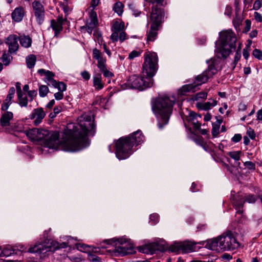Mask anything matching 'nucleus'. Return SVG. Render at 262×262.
<instances>
[{"label": "nucleus", "mask_w": 262, "mask_h": 262, "mask_svg": "<svg viewBox=\"0 0 262 262\" xmlns=\"http://www.w3.org/2000/svg\"><path fill=\"white\" fill-rule=\"evenodd\" d=\"M49 92V88L47 85H42L39 88V94L41 97H45Z\"/></svg>", "instance_id": "obj_35"}, {"label": "nucleus", "mask_w": 262, "mask_h": 262, "mask_svg": "<svg viewBox=\"0 0 262 262\" xmlns=\"http://www.w3.org/2000/svg\"><path fill=\"white\" fill-rule=\"evenodd\" d=\"M5 43L8 47V52L9 54H16V52L19 49L18 37L16 35H9L5 38Z\"/></svg>", "instance_id": "obj_13"}, {"label": "nucleus", "mask_w": 262, "mask_h": 262, "mask_svg": "<svg viewBox=\"0 0 262 262\" xmlns=\"http://www.w3.org/2000/svg\"><path fill=\"white\" fill-rule=\"evenodd\" d=\"M104 242L107 244H114L115 249L114 251V254L117 255H125L132 253L133 250V245L127 241L125 238H113L105 240Z\"/></svg>", "instance_id": "obj_8"}, {"label": "nucleus", "mask_w": 262, "mask_h": 262, "mask_svg": "<svg viewBox=\"0 0 262 262\" xmlns=\"http://www.w3.org/2000/svg\"><path fill=\"white\" fill-rule=\"evenodd\" d=\"M232 13V8L229 6H227L226 7L225 11V14L229 16H230Z\"/></svg>", "instance_id": "obj_62"}, {"label": "nucleus", "mask_w": 262, "mask_h": 262, "mask_svg": "<svg viewBox=\"0 0 262 262\" xmlns=\"http://www.w3.org/2000/svg\"><path fill=\"white\" fill-rule=\"evenodd\" d=\"M52 86L58 89V90L60 92H64L67 89V85L63 82H57L56 81V84L55 85H52Z\"/></svg>", "instance_id": "obj_36"}, {"label": "nucleus", "mask_w": 262, "mask_h": 262, "mask_svg": "<svg viewBox=\"0 0 262 262\" xmlns=\"http://www.w3.org/2000/svg\"><path fill=\"white\" fill-rule=\"evenodd\" d=\"M21 47L25 48H28L31 47L32 44V39L28 35H20L18 37V41Z\"/></svg>", "instance_id": "obj_24"}, {"label": "nucleus", "mask_w": 262, "mask_h": 262, "mask_svg": "<svg viewBox=\"0 0 262 262\" xmlns=\"http://www.w3.org/2000/svg\"><path fill=\"white\" fill-rule=\"evenodd\" d=\"M93 57L97 61L104 58L101 52L96 48L94 49L93 50Z\"/></svg>", "instance_id": "obj_37"}, {"label": "nucleus", "mask_w": 262, "mask_h": 262, "mask_svg": "<svg viewBox=\"0 0 262 262\" xmlns=\"http://www.w3.org/2000/svg\"><path fill=\"white\" fill-rule=\"evenodd\" d=\"M18 104L21 107H27L28 103V99L25 94L21 93L17 95Z\"/></svg>", "instance_id": "obj_26"}, {"label": "nucleus", "mask_w": 262, "mask_h": 262, "mask_svg": "<svg viewBox=\"0 0 262 262\" xmlns=\"http://www.w3.org/2000/svg\"><path fill=\"white\" fill-rule=\"evenodd\" d=\"M196 87L193 83L183 85L180 90V93L182 95H185L187 92L195 91Z\"/></svg>", "instance_id": "obj_25"}, {"label": "nucleus", "mask_w": 262, "mask_h": 262, "mask_svg": "<svg viewBox=\"0 0 262 262\" xmlns=\"http://www.w3.org/2000/svg\"><path fill=\"white\" fill-rule=\"evenodd\" d=\"M76 247L78 250L83 252H89L92 251L93 252L97 253L100 250L99 247L92 248L90 246L83 244H77Z\"/></svg>", "instance_id": "obj_23"}, {"label": "nucleus", "mask_w": 262, "mask_h": 262, "mask_svg": "<svg viewBox=\"0 0 262 262\" xmlns=\"http://www.w3.org/2000/svg\"><path fill=\"white\" fill-rule=\"evenodd\" d=\"M246 27L245 28L244 32L245 33L248 32L251 28V21L249 19H246L245 21Z\"/></svg>", "instance_id": "obj_55"}, {"label": "nucleus", "mask_w": 262, "mask_h": 262, "mask_svg": "<svg viewBox=\"0 0 262 262\" xmlns=\"http://www.w3.org/2000/svg\"><path fill=\"white\" fill-rule=\"evenodd\" d=\"M90 21L87 24L93 25V26H97L98 24V19L97 13L93 10H91L89 13Z\"/></svg>", "instance_id": "obj_30"}, {"label": "nucleus", "mask_w": 262, "mask_h": 262, "mask_svg": "<svg viewBox=\"0 0 262 262\" xmlns=\"http://www.w3.org/2000/svg\"><path fill=\"white\" fill-rule=\"evenodd\" d=\"M210 101L205 103H197L196 106L199 110L208 111L212 107L217 104V101L214 99H210Z\"/></svg>", "instance_id": "obj_20"}, {"label": "nucleus", "mask_w": 262, "mask_h": 262, "mask_svg": "<svg viewBox=\"0 0 262 262\" xmlns=\"http://www.w3.org/2000/svg\"><path fill=\"white\" fill-rule=\"evenodd\" d=\"M25 15V10L23 7L16 8L12 13V18L16 22L20 21Z\"/></svg>", "instance_id": "obj_18"}, {"label": "nucleus", "mask_w": 262, "mask_h": 262, "mask_svg": "<svg viewBox=\"0 0 262 262\" xmlns=\"http://www.w3.org/2000/svg\"><path fill=\"white\" fill-rule=\"evenodd\" d=\"M62 92L60 91L54 94V97L57 100H60L63 98V94Z\"/></svg>", "instance_id": "obj_59"}, {"label": "nucleus", "mask_w": 262, "mask_h": 262, "mask_svg": "<svg viewBox=\"0 0 262 262\" xmlns=\"http://www.w3.org/2000/svg\"><path fill=\"white\" fill-rule=\"evenodd\" d=\"M244 165L249 169L254 170L255 168V165L251 161H246L244 163Z\"/></svg>", "instance_id": "obj_48"}, {"label": "nucleus", "mask_w": 262, "mask_h": 262, "mask_svg": "<svg viewBox=\"0 0 262 262\" xmlns=\"http://www.w3.org/2000/svg\"><path fill=\"white\" fill-rule=\"evenodd\" d=\"M126 33L123 32V31L119 32V40L121 42H123L124 40L126 39Z\"/></svg>", "instance_id": "obj_58"}, {"label": "nucleus", "mask_w": 262, "mask_h": 262, "mask_svg": "<svg viewBox=\"0 0 262 262\" xmlns=\"http://www.w3.org/2000/svg\"><path fill=\"white\" fill-rule=\"evenodd\" d=\"M141 54V51L136 50L133 51L129 53L128 55V59H129L130 60H133L135 58L140 56Z\"/></svg>", "instance_id": "obj_41"}, {"label": "nucleus", "mask_w": 262, "mask_h": 262, "mask_svg": "<svg viewBox=\"0 0 262 262\" xmlns=\"http://www.w3.org/2000/svg\"><path fill=\"white\" fill-rule=\"evenodd\" d=\"M239 246L234 233L230 230L224 232L221 236L207 242L206 247L216 251H229L237 249Z\"/></svg>", "instance_id": "obj_4"}, {"label": "nucleus", "mask_w": 262, "mask_h": 262, "mask_svg": "<svg viewBox=\"0 0 262 262\" xmlns=\"http://www.w3.org/2000/svg\"><path fill=\"white\" fill-rule=\"evenodd\" d=\"M101 72L103 73L104 76L106 78H110L114 76V74L110 71L107 70V69H105L104 71H102Z\"/></svg>", "instance_id": "obj_50"}, {"label": "nucleus", "mask_w": 262, "mask_h": 262, "mask_svg": "<svg viewBox=\"0 0 262 262\" xmlns=\"http://www.w3.org/2000/svg\"><path fill=\"white\" fill-rule=\"evenodd\" d=\"M245 201L249 203H253L255 202L256 199L254 195H249L246 196Z\"/></svg>", "instance_id": "obj_51"}, {"label": "nucleus", "mask_w": 262, "mask_h": 262, "mask_svg": "<svg viewBox=\"0 0 262 262\" xmlns=\"http://www.w3.org/2000/svg\"><path fill=\"white\" fill-rule=\"evenodd\" d=\"M144 137L141 130H138L129 136L121 137L116 142L115 154L119 160L128 158L133 152L134 146L143 142Z\"/></svg>", "instance_id": "obj_3"}, {"label": "nucleus", "mask_w": 262, "mask_h": 262, "mask_svg": "<svg viewBox=\"0 0 262 262\" xmlns=\"http://www.w3.org/2000/svg\"><path fill=\"white\" fill-rule=\"evenodd\" d=\"M257 120L262 121V108L257 112Z\"/></svg>", "instance_id": "obj_64"}, {"label": "nucleus", "mask_w": 262, "mask_h": 262, "mask_svg": "<svg viewBox=\"0 0 262 262\" xmlns=\"http://www.w3.org/2000/svg\"><path fill=\"white\" fill-rule=\"evenodd\" d=\"M28 95L30 98V101H32L34 98L37 95V91L36 90H32L28 91Z\"/></svg>", "instance_id": "obj_52"}, {"label": "nucleus", "mask_w": 262, "mask_h": 262, "mask_svg": "<svg viewBox=\"0 0 262 262\" xmlns=\"http://www.w3.org/2000/svg\"><path fill=\"white\" fill-rule=\"evenodd\" d=\"M207 96V93L206 92H201L196 94L195 99L196 100H199L200 99H206Z\"/></svg>", "instance_id": "obj_43"}, {"label": "nucleus", "mask_w": 262, "mask_h": 262, "mask_svg": "<svg viewBox=\"0 0 262 262\" xmlns=\"http://www.w3.org/2000/svg\"><path fill=\"white\" fill-rule=\"evenodd\" d=\"M173 104L174 101L169 97H163L157 98L152 104V109L157 116L160 129L168 123Z\"/></svg>", "instance_id": "obj_5"}, {"label": "nucleus", "mask_w": 262, "mask_h": 262, "mask_svg": "<svg viewBox=\"0 0 262 262\" xmlns=\"http://www.w3.org/2000/svg\"><path fill=\"white\" fill-rule=\"evenodd\" d=\"M67 21L66 19H63L62 16H59L56 20L52 19L51 20L50 27L55 32L54 36L57 37L59 33L63 29L62 25Z\"/></svg>", "instance_id": "obj_15"}, {"label": "nucleus", "mask_w": 262, "mask_h": 262, "mask_svg": "<svg viewBox=\"0 0 262 262\" xmlns=\"http://www.w3.org/2000/svg\"><path fill=\"white\" fill-rule=\"evenodd\" d=\"M93 85L96 90L102 89L104 84L102 81V76L101 73H95L93 76Z\"/></svg>", "instance_id": "obj_22"}, {"label": "nucleus", "mask_w": 262, "mask_h": 262, "mask_svg": "<svg viewBox=\"0 0 262 262\" xmlns=\"http://www.w3.org/2000/svg\"><path fill=\"white\" fill-rule=\"evenodd\" d=\"M236 41L234 32L229 30L222 32L220 33V43L215 51L221 53L223 58H226L232 50H235Z\"/></svg>", "instance_id": "obj_6"}, {"label": "nucleus", "mask_w": 262, "mask_h": 262, "mask_svg": "<svg viewBox=\"0 0 262 262\" xmlns=\"http://www.w3.org/2000/svg\"><path fill=\"white\" fill-rule=\"evenodd\" d=\"M13 114L11 112H6L2 114L0 119V124L3 127L10 125V121L13 119Z\"/></svg>", "instance_id": "obj_17"}, {"label": "nucleus", "mask_w": 262, "mask_h": 262, "mask_svg": "<svg viewBox=\"0 0 262 262\" xmlns=\"http://www.w3.org/2000/svg\"><path fill=\"white\" fill-rule=\"evenodd\" d=\"M47 81L49 82V85H55L56 84V80L54 79L55 74L53 72L49 71L47 74L45 75Z\"/></svg>", "instance_id": "obj_34"}, {"label": "nucleus", "mask_w": 262, "mask_h": 262, "mask_svg": "<svg viewBox=\"0 0 262 262\" xmlns=\"http://www.w3.org/2000/svg\"><path fill=\"white\" fill-rule=\"evenodd\" d=\"M36 58L34 55L31 54L26 57V61L27 67L29 69L33 68L36 63Z\"/></svg>", "instance_id": "obj_27"}, {"label": "nucleus", "mask_w": 262, "mask_h": 262, "mask_svg": "<svg viewBox=\"0 0 262 262\" xmlns=\"http://www.w3.org/2000/svg\"><path fill=\"white\" fill-rule=\"evenodd\" d=\"M216 72L217 69L215 67L214 63L211 62V63L209 64L208 69L206 71L196 77L195 81L193 83L196 88L198 86L206 82L208 79L212 77Z\"/></svg>", "instance_id": "obj_10"}, {"label": "nucleus", "mask_w": 262, "mask_h": 262, "mask_svg": "<svg viewBox=\"0 0 262 262\" xmlns=\"http://www.w3.org/2000/svg\"><path fill=\"white\" fill-rule=\"evenodd\" d=\"M124 28V24L123 22L116 21H115L112 26V31H115L117 32H121L123 30Z\"/></svg>", "instance_id": "obj_28"}, {"label": "nucleus", "mask_w": 262, "mask_h": 262, "mask_svg": "<svg viewBox=\"0 0 262 262\" xmlns=\"http://www.w3.org/2000/svg\"><path fill=\"white\" fill-rule=\"evenodd\" d=\"M154 246L155 247L152 249V251H155L156 250H159V251H164L166 249L165 247H164V246H159L157 244H155L154 245Z\"/></svg>", "instance_id": "obj_56"}, {"label": "nucleus", "mask_w": 262, "mask_h": 262, "mask_svg": "<svg viewBox=\"0 0 262 262\" xmlns=\"http://www.w3.org/2000/svg\"><path fill=\"white\" fill-rule=\"evenodd\" d=\"M159 28L150 25V29L147 32V41L148 42L154 41L156 39Z\"/></svg>", "instance_id": "obj_19"}, {"label": "nucleus", "mask_w": 262, "mask_h": 262, "mask_svg": "<svg viewBox=\"0 0 262 262\" xmlns=\"http://www.w3.org/2000/svg\"><path fill=\"white\" fill-rule=\"evenodd\" d=\"M68 242L59 243L56 241L46 239L42 243L35 245L34 247H30L28 252L30 253H37L38 254H45L48 252H54L56 250L64 248L69 246L70 240L72 239L71 237H68Z\"/></svg>", "instance_id": "obj_7"}, {"label": "nucleus", "mask_w": 262, "mask_h": 262, "mask_svg": "<svg viewBox=\"0 0 262 262\" xmlns=\"http://www.w3.org/2000/svg\"><path fill=\"white\" fill-rule=\"evenodd\" d=\"M247 134L248 135V136L251 139H254L255 137V135L254 130L251 129V128H249L247 131Z\"/></svg>", "instance_id": "obj_53"}, {"label": "nucleus", "mask_w": 262, "mask_h": 262, "mask_svg": "<svg viewBox=\"0 0 262 262\" xmlns=\"http://www.w3.org/2000/svg\"><path fill=\"white\" fill-rule=\"evenodd\" d=\"M112 31L113 33L111 36V39L113 42H115L119 40V32L115 31Z\"/></svg>", "instance_id": "obj_47"}, {"label": "nucleus", "mask_w": 262, "mask_h": 262, "mask_svg": "<svg viewBox=\"0 0 262 262\" xmlns=\"http://www.w3.org/2000/svg\"><path fill=\"white\" fill-rule=\"evenodd\" d=\"M97 66L100 71H104L106 69V60L104 58L97 61Z\"/></svg>", "instance_id": "obj_39"}, {"label": "nucleus", "mask_w": 262, "mask_h": 262, "mask_svg": "<svg viewBox=\"0 0 262 262\" xmlns=\"http://www.w3.org/2000/svg\"><path fill=\"white\" fill-rule=\"evenodd\" d=\"M241 151H234L229 152L228 155L232 159L236 161H238L240 159Z\"/></svg>", "instance_id": "obj_38"}, {"label": "nucleus", "mask_w": 262, "mask_h": 262, "mask_svg": "<svg viewBox=\"0 0 262 262\" xmlns=\"http://www.w3.org/2000/svg\"><path fill=\"white\" fill-rule=\"evenodd\" d=\"M9 53H6V51H5L2 55V61L4 62H5L6 64H8L10 61V56L9 55Z\"/></svg>", "instance_id": "obj_45"}, {"label": "nucleus", "mask_w": 262, "mask_h": 262, "mask_svg": "<svg viewBox=\"0 0 262 262\" xmlns=\"http://www.w3.org/2000/svg\"><path fill=\"white\" fill-rule=\"evenodd\" d=\"M46 113L42 107H38L34 109L31 114L29 116V119L34 120L33 124L38 125L46 116Z\"/></svg>", "instance_id": "obj_14"}, {"label": "nucleus", "mask_w": 262, "mask_h": 262, "mask_svg": "<svg viewBox=\"0 0 262 262\" xmlns=\"http://www.w3.org/2000/svg\"><path fill=\"white\" fill-rule=\"evenodd\" d=\"M250 50L249 46H246V47L243 49V54L246 59H247L249 56Z\"/></svg>", "instance_id": "obj_49"}, {"label": "nucleus", "mask_w": 262, "mask_h": 262, "mask_svg": "<svg viewBox=\"0 0 262 262\" xmlns=\"http://www.w3.org/2000/svg\"><path fill=\"white\" fill-rule=\"evenodd\" d=\"M198 118H201L200 115H198L194 112H190L189 115L186 117V120L193 125V128L195 130H199L201 125V123L199 122Z\"/></svg>", "instance_id": "obj_16"}, {"label": "nucleus", "mask_w": 262, "mask_h": 262, "mask_svg": "<svg viewBox=\"0 0 262 262\" xmlns=\"http://www.w3.org/2000/svg\"><path fill=\"white\" fill-rule=\"evenodd\" d=\"M16 254V250L10 247L4 248L1 252L2 256L8 257L12 254Z\"/></svg>", "instance_id": "obj_29"}, {"label": "nucleus", "mask_w": 262, "mask_h": 262, "mask_svg": "<svg viewBox=\"0 0 262 262\" xmlns=\"http://www.w3.org/2000/svg\"><path fill=\"white\" fill-rule=\"evenodd\" d=\"M142 66L143 77L133 75L129 77L125 84L131 89L143 90L152 85V77L158 70V58L157 53L147 51L144 55Z\"/></svg>", "instance_id": "obj_2"}, {"label": "nucleus", "mask_w": 262, "mask_h": 262, "mask_svg": "<svg viewBox=\"0 0 262 262\" xmlns=\"http://www.w3.org/2000/svg\"><path fill=\"white\" fill-rule=\"evenodd\" d=\"M123 5L121 2L116 3L114 6L113 10L119 16L121 15L123 13Z\"/></svg>", "instance_id": "obj_32"}, {"label": "nucleus", "mask_w": 262, "mask_h": 262, "mask_svg": "<svg viewBox=\"0 0 262 262\" xmlns=\"http://www.w3.org/2000/svg\"><path fill=\"white\" fill-rule=\"evenodd\" d=\"M152 5L150 15L151 25L160 27L164 21L165 12L163 9L158 7V5H162V3L161 4L154 3Z\"/></svg>", "instance_id": "obj_9"}, {"label": "nucleus", "mask_w": 262, "mask_h": 262, "mask_svg": "<svg viewBox=\"0 0 262 262\" xmlns=\"http://www.w3.org/2000/svg\"><path fill=\"white\" fill-rule=\"evenodd\" d=\"M81 75L82 77V78L86 80H88L90 78V74L88 72L86 71L82 72L81 73Z\"/></svg>", "instance_id": "obj_57"}, {"label": "nucleus", "mask_w": 262, "mask_h": 262, "mask_svg": "<svg viewBox=\"0 0 262 262\" xmlns=\"http://www.w3.org/2000/svg\"><path fill=\"white\" fill-rule=\"evenodd\" d=\"M150 222L152 225H155L159 222V216L158 214L154 213L151 214L149 217Z\"/></svg>", "instance_id": "obj_40"}, {"label": "nucleus", "mask_w": 262, "mask_h": 262, "mask_svg": "<svg viewBox=\"0 0 262 262\" xmlns=\"http://www.w3.org/2000/svg\"><path fill=\"white\" fill-rule=\"evenodd\" d=\"M241 57V54L240 52L236 51V54L235 55L234 60V63L235 66L237 64V63L240 59Z\"/></svg>", "instance_id": "obj_60"}, {"label": "nucleus", "mask_w": 262, "mask_h": 262, "mask_svg": "<svg viewBox=\"0 0 262 262\" xmlns=\"http://www.w3.org/2000/svg\"><path fill=\"white\" fill-rule=\"evenodd\" d=\"M94 120L91 115H81L77 119V125H68L61 141L58 132H50L47 129L32 128L26 132V135L32 141L42 142L45 147L49 148L77 151L88 146V135H94Z\"/></svg>", "instance_id": "obj_1"}, {"label": "nucleus", "mask_w": 262, "mask_h": 262, "mask_svg": "<svg viewBox=\"0 0 262 262\" xmlns=\"http://www.w3.org/2000/svg\"><path fill=\"white\" fill-rule=\"evenodd\" d=\"M13 96L8 95L6 99L4 100L3 104L2 105V110L3 111H6L12 103V99Z\"/></svg>", "instance_id": "obj_31"}, {"label": "nucleus", "mask_w": 262, "mask_h": 262, "mask_svg": "<svg viewBox=\"0 0 262 262\" xmlns=\"http://www.w3.org/2000/svg\"><path fill=\"white\" fill-rule=\"evenodd\" d=\"M245 203V200L242 198H235L233 200V205L236 210V213L238 214H242L243 213V210L241 209L243 208L244 204Z\"/></svg>", "instance_id": "obj_21"}, {"label": "nucleus", "mask_w": 262, "mask_h": 262, "mask_svg": "<svg viewBox=\"0 0 262 262\" xmlns=\"http://www.w3.org/2000/svg\"><path fill=\"white\" fill-rule=\"evenodd\" d=\"M254 16L255 17V19L259 22H262V15L258 13V12H255L254 14Z\"/></svg>", "instance_id": "obj_63"}, {"label": "nucleus", "mask_w": 262, "mask_h": 262, "mask_svg": "<svg viewBox=\"0 0 262 262\" xmlns=\"http://www.w3.org/2000/svg\"><path fill=\"white\" fill-rule=\"evenodd\" d=\"M127 6H128L129 9L130 10H132V11L133 12V14L135 16H136V17L139 16L142 13L141 11H140L137 8L136 6L135 5V4H134L133 3H128L127 4Z\"/></svg>", "instance_id": "obj_33"}, {"label": "nucleus", "mask_w": 262, "mask_h": 262, "mask_svg": "<svg viewBox=\"0 0 262 262\" xmlns=\"http://www.w3.org/2000/svg\"><path fill=\"white\" fill-rule=\"evenodd\" d=\"M261 4L260 1H256L253 5V9L254 10H258L261 7Z\"/></svg>", "instance_id": "obj_61"}, {"label": "nucleus", "mask_w": 262, "mask_h": 262, "mask_svg": "<svg viewBox=\"0 0 262 262\" xmlns=\"http://www.w3.org/2000/svg\"><path fill=\"white\" fill-rule=\"evenodd\" d=\"M252 55L259 60H262V51L255 49L253 51Z\"/></svg>", "instance_id": "obj_42"}, {"label": "nucleus", "mask_w": 262, "mask_h": 262, "mask_svg": "<svg viewBox=\"0 0 262 262\" xmlns=\"http://www.w3.org/2000/svg\"><path fill=\"white\" fill-rule=\"evenodd\" d=\"M33 13L37 24L41 25L44 21L45 10L43 6L39 1L35 0L32 4Z\"/></svg>", "instance_id": "obj_11"}, {"label": "nucleus", "mask_w": 262, "mask_h": 262, "mask_svg": "<svg viewBox=\"0 0 262 262\" xmlns=\"http://www.w3.org/2000/svg\"><path fill=\"white\" fill-rule=\"evenodd\" d=\"M242 139V136L241 134H235L234 136L232 138V141L234 143H237L239 142Z\"/></svg>", "instance_id": "obj_54"}, {"label": "nucleus", "mask_w": 262, "mask_h": 262, "mask_svg": "<svg viewBox=\"0 0 262 262\" xmlns=\"http://www.w3.org/2000/svg\"><path fill=\"white\" fill-rule=\"evenodd\" d=\"M196 244V243L191 241L176 243L169 249L172 252L181 250L183 252L188 253L195 250Z\"/></svg>", "instance_id": "obj_12"}, {"label": "nucleus", "mask_w": 262, "mask_h": 262, "mask_svg": "<svg viewBox=\"0 0 262 262\" xmlns=\"http://www.w3.org/2000/svg\"><path fill=\"white\" fill-rule=\"evenodd\" d=\"M88 258L92 262H101V259L99 257L91 253L88 254Z\"/></svg>", "instance_id": "obj_44"}, {"label": "nucleus", "mask_w": 262, "mask_h": 262, "mask_svg": "<svg viewBox=\"0 0 262 262\" xmlns=\"http://www.w3.org/2000/svg\"><path fill=\"white\" fill-rule=\"evenodd\" d=\"M220 126L217 125H213L212 129V135L213 137H216L219 134Z\"/></svg>", "instance_id": "obj_46"}]
</instances>
